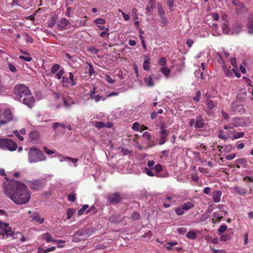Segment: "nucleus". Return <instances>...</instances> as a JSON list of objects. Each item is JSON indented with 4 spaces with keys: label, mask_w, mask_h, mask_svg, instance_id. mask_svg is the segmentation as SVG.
<instances>
[{
    "label": "nucleus",
    "mask_w": 253,
    "mask_h": 253,
    "mask_svg": "<svg viewBox=\"0 0 253 253\" xmlns=\"http://www.w3.org/2000/svg\"><path fill=\"white\" fill-rule=\"evenodd\" d=\"M119 149H121L122 152L123 153L124 155H127L128 154H129L131 153V152L130 151L127 149H126V148H121V147H119Z\"/></svg>",
    "instance_id": "60"
},
{
    "label": "nucleus",
    "mask_w": 253,
    "mask_h": 253,
    "mask_svg": "<svg viewBox=\"0 0 253 253\" xmlns=\"http://www.w3.org/2000/svg\"><path fill=\"white\" fill-rule=\"evenodd\" d=\"M183 210H184L183 209V208L182 207L181 208H178L176 209L175 211L177 215H181L183 214V213H184Z\"/></svg>",
    "instance_id": "63"
},
{
    "label": "nucleus",
    "mask_w": 253,
    "mask_h": 253,
    "mask_svg": "<svg viewBox=\"0 0 253 253\" xmlns=\"http://www.w3.org/2000/svg\"><path fill=\"white\" fill-rule=\"evenodd\" d=\"M150 62L149 61V59L146 56L145 59L143 64V68L144 70L146 71H148L150 70Z\"/></svg>",
    "instance_id": "28"
},
{
    "label": "nucleus",
    "mask_w": 253,
    "mask_h": 253,
    "mask_svg": "<svg viewBox=\"0 0 253 253\" xmlns=\"http://www.w3.org/2000/svg\"><path fill=\"white\" fill-rule=\"evenodd\" d=\"M158 12L160 17L165 16V11L161 3L157 4Z\"/></svg>",
    "instance_id": "30"
},
{
    "label": "nucleus",
    "mask_w": 253,
    "mask_h": 253,
    "mask_svg": "<svg viewBox=\"0 0 253 253\" xmlns=\"http://www.w3.org/2000/svg\"><path fill=\"white\" fill-rule=\"evenodd\" d=\"M64 159L65 161H70L72 163H74V164L76 163L78 161V159L73 158L69 157H65L64 158Z\"/></svg>",
    "instance_id": "52"
},
{
    "label": "nucleus",
    "mask_w": 253,
    "mask_h": 253,
    "mask_svg": "<svg viewBox=\"0 0 253 253\" xmlns=\"http://www.w3.org/2000/svg\"><path fill=\"white\" fill-rule=\"evenodd\" d=\"M23 104L31 108L35 104V98L33 96L31 91L30 93L28 94L26 97H24L21 101Z\"/></svg>",
    "instance_id": "9"
},
{
    "label": "nucleus",
    "mask_w": 253,
    "mask_h": 253,
    "mask_svg": "<svg viewBox=\"0 0 253 253\" xmlns=\"http://www.w3.org/2000/svg\"><path fill=\"white\" fill-rule=\"evenodd\" d=\"M95 126L97 128H103V127H106V126L109 127H111V124L109 123V126H107V124H105L103 122H97L96 123Z\"/></svg>",
    "instance_id": "38"
},
{
    "label": "nucleus",
    "mask_w": 253,
    "mask_h": 253,
    "mask_svg": "<svg viewBox=\"0 0 253 253\" xmlns=\"http://www.w3.org/2000/svg\"><path fill=\"white\" fill-rule=\"evenodd\" d=\"M148 5L150 4V6L147 5L146 8V10L147 12H150L153 10V9L155 7V3L152 2V0H150L148 2Z\"/></svg>",
    "instance_id": "35"
},
{
    "label": "nucleus",
    "mask_w": 253,
    "mask_h": 253,
    "mask_svg": "<svg viewBox=\"0 0 253 253\" xmlns=\"http://www.w3.org/2000/svg\"><path fill=\"white\" fill-rule=\"evenodd\" d=\"M105 79L109 84H113L115 82V80L112 79L111 77L108 75H105Z\"/></svg>",
    "instance_id": "51"
},
{
    "label": "nucleus",
    "mask_w": 253,
    "mask_h": 253,
    "mask_svg": "<svg viewBox=\"0 0 253 253\" xmlns=\"http://www.w3.org/2000/svg\"><path fill=\"white\" fill-rule=\"evenodd\" d=\"M154 169L157 172H161L163 169L162 165L160 164H158L155 165L153 168H152V169Z\"/></svg>",
    "instance_id": "44"
},
{
    "label": "nucleus",
    "mask_w": 253,
    "mask_h": 253,
    "mask_svg": "<svg viewBox=\"0 0 253 253\" xmlns=\"http://www.w3.org/2000/svg\"><path fill=\"white\" fill-rule=\"evenodd\" d=\"M30 188L33 191H40L42 190L45 186L46 181L43 179H35L28 181Z\"/></svg>",
    "instance_id": "5"
},
{
    "label": "nucleus",
    "mask_w": 253,
    "mask_h": 253,
    "mask_svg": "<svg viewBox=\"0 0 253 253\" xmlns=\"http://www.w3.org/2000/svg\"><path fill=\"white\" fill-rule=\"evenodd\" d=\"M69 21L65 18H62L60 20L59 23L57 24V27L60 29H63L68 25Z\"/></svg>",
    "instance_id": "23"
},
{
    "label": "nucleus",
    "mask_w": 253,
    "mask_h": 253,
    "mask_svg": "<svg viewBox=\"0 0 253 253\" xmlns=\"http://www.w3.org/2000/svg\"><path fill=\"white\" fill-rule=\"evenodd\" d=\"M76 210L74 208H69L67 210V218L69 219L75 213Z\"/></svg>",
    "instance_id": "32"
},
{
    "label": "nucleus",
    "mask_w": 253,
    "mask_h": 253,
    "mask_svg": "<svg viewBox=\"0 0 253 253\" xmlns=\"http://www.w3.org/2000/svg\"><path fill=\"white\" fill-rule=\"evenodd\" d=\"M28 160L30 163H34L45 161L46 157L40 148L34 146L30 148Z\"/></svg>",
    "instance_id": "2"
},
{
    "label": "nucleus",
    "mask_w": 253,
    "mask_h": 253,
    "mask_svg": "<svg viewBox=\"0 0 253 253\" xmlns=\"http://www.w3.org/2000/svg\"><path fill=\"white\" fill-rule=\"evenodd\" d=\"M87 64L89 66L88 74L90 76H91L95 73V71L94 70L92 64L90 63H87Z\"/></svg>",
    "instance_id": "42"
},
{
    "label": "nucleus",
    "mask_w": 253,
    "mask_h": 253,
    "mask_svg": "<svg viewBox=\"0 0 253 253\" xmlns=\"http://www.w3.org/2000/svg\"><path fill=\"white\" fill-rule=\"evenodd\" d=\"M204 125V121L201 116L196 118L195 127L196 128H202Z\"/></svg>",
    "instance_id": "20"
},
{
    "label": "nucleus",
    "mask_w": 253,
    "mask_h": 253,
    "mask_svg": "<svg viewBox=\"0 0 253 253\" xmlns=\"http://www.w3.org/2000/svg\"><path fill=\"white\" fill-rule=\"evenodd\" d=\"M29 137L31 141H37L40 138V133L37 130H33L30 132Z\"/></svg>",
    "instance_id": "17"
},
{
    "label": "nucleus",
    "mask_w": 253,
    "mask_h": 253,
    "mask_svg": "<svg viewBox=\"0 0 253 253\" xmlns=\"http://www.w3.org/2000/svg\"><path fill=\"white\" fill-rule=\"evenodd\" d=\"M90 98L91 99L95 100L96 102H98L102 98V96L100 95H94L93 96H90Z\"/></svg>",
    "instance_id": "53"
},
{
    "label": "nucleus",
    "mask_w": 253,
    "mask_h": 253,
    "mask_svg": "<svg viewBox=\"0 0 253 253\" xmlns=\"http://www.w3.org/2000/svg\"><path fill=\"white\" fill-rule=\"evenodd\" d=\"M13 91L16 99L19 101H21L22 99L26 97L28 94L30 93L31 90L28 86L20 84L14 86Z\"/></svg>",
    "instance_id": "3"
},
{
    "label": "nucleus",
    "mask_w": 253,
    "mask_h": 253,
    "mask_svg": "<svg viewBox=\"0 0 253 253\" xmlns=\"http://www.w3.org/2000/svg\"><path fill=\"white\" fill-rule=\"evenodd\" d=\"M160 18H161V22L162 23L161 26L165 27V26H167L169 22V20L167 19V18L165 16V15L164 16H162Z\"/></svg>",
    "instance_id": "40"
},
{
    "label": "nucleus",
    "mask_w": 253,
    "mask_h": 253,
    "mask_svg": "<svg viewBox=\"0 0 253 253\" xmlns=\"http://www.w3.org/2000/svg\"><path fill=\"white\" fill-rule=\"evenodd\" d=\"M131 12H132V17H133L134 19L137 20L138 19V14H137L138 12H137V9L135 8H133L132 9Z\"/></svg>",
    "instance_id": "50"
},
{
    "label": "nucleus",
    "mask_w": 253,
    "mask_h": 253,
    "mask_svg": "<svg viewBox=\"0 0 253 253\" xmlns=\"http://www.w3.org/2000/svg\"><path fill=\"white\" fill-rule=\"evenodd\" d=\"M60 66L58 64H54L51 68V73L52 74H54L57 71H58L57 73H56L55 75L58 79H61L63 75L64 74V70L63 68L60 69Z\"/></svg>",
    "instance_id": "8"
},
{
    "label": "nucleus",
    "mask_w": 253,
    "mask_h": 253,
    "mask_svg": "<svg viewBox=\"0 0 253 253\" xmlns=\"http://www.w3.org/2000/svg\"><path fill=\"white\" fill-rule=\"evenodd\" d=\"M187 231V230L185 227H180L177 229V232L180 234H184Z\"/></svg>",
    "instance_id": "62"
},
{
    "label": "nucleus",
    "mask_w": 253,
    "mask_h": 253,
    "mask_svg": "<svg viewBox=\"0 0 253 253\" xmlns=\"http://www.w3.org/2000/svg\"><path fill=\"white\" fill-rule=\"evenodd\" d=\"M62 79V82L63 86H67L69 84H71V82L70 80L65 77H63L61 78Z\"/></svg>",
    "instance_id": "43"
},
{
    "label": "nucleus",
    "mask_w": 253,
    "mask_h": 253,
    "mask_svg": "<svg viewBox=\"0 0 253 253\" xmlns=\"http://www.w3.org/2000/svg\"><path fill=\"white\" fill-rule=\"evenodd\" d=\"M32 219L40 224H42L43 223L44 218L42 217H41L38 213H37L35 215L32 216Z\"/></svg>",
    "instance_id": "26"
},
{
    "label": "nucleus",
    "mask_w": 253,
    "mask_h": 253,
    "mask_svg": "<svg viewBox=\"0 0 253 253\" xmlns=\"http://www.w3.org/2000/svg\"><path fill=\"white\" fill-rule=\"evenodd\" d=\"M236 156V153H233L232 154H229L225 157V158L227 160H231L235 158Z\"/></svg>",
    "instance_id": "64"
},
{
    "label": "nucleus",
    "mask_w": 253,
    "mask_h": 253,
    "mask_svg": "<svg viewBox=\"0 0 253 253\" xmlns=\"http://www.w3.org/2000/svg\"><path fill=\"white\" fill-rule=\"evenodd\" d=\"M42 238L48 242H55L54 239H52L51 235L49 233H46L42 235Z\"/></svg>",
    "instance_id": "27"
},
{
    "label": "nucleus",
    "mask_w": 253,
    "mask_h": 253,
    "mask_svg": "<svg viewBox=\"0 0 253 253\" xmlns=\"http://www.w3.org/2000/svg\"><path fill=\"white\" fill-rule=\"evenodd\" d=\"M94 232L93 229H81L76 232L74 234V237L84 236L85 237H90Z\"/></svg>",
    "instance_id": "7"
},
{
    "label": "nucleus",
    "mask_w": 253,
    "mask_h": 253,
    "mask_svg": "<svg viewBox=\"0 0 253 253\" xmlns=\"http://www.w3.org/2000/svg\"><path fill=\"white\" fill-rule=\"evenodd\" d=\"M4 234H5L7 236V237H8L9 236L11 237H13L15 234V233L12 231L11 228L10 227L7 228V229H5V230H4Z\"/></svg>",
    "instance_id": "39"
},
{
    "label": "nucleus",
    "mask_w": 253,
    "mask_h": 253,
    "mask_svg": "<svg viewBox=\"0 0 253 253\" xmlns=\"http://www.w3.org/2000/svg\"><path fill=\"white\" fill-rule=\"evenodd\" d=\"M233 234V233H231V234H225L224 235H222L220 237V240L221 241L225 242L228 240H230L232 238V235Z\"/></svg>",
    "instance_id": "31"
},
{
    "label": "nucleus",
    "mask_w": 253,
    "mask_h": 253,
    "mask_svg": "<svg viewBox=\"0 0 253 253\" xmlns=\"http://www.w3.org/2000/svg\"><path fill=\"white\" fill-rule=\"evenodd\" d=\"M144 81L146 83L148 86H153L154 84L152 76H150L148 78H145Z\"/></svg>",
    "instance_id": "36"
},
{
    "label": "nucleus",
    "mask_w": 253,
    "mask_h": 253,
    "mask_svg": "<svg viewBox=\"0 0 253 253\" xmlns=\"http://www.w3.org/2000/svg\"><path fill=\"white\" fill-rule=\"evenodd\" d=\"M93 211V214H95L97 212V210L96 209L95 206H92L90 207L86 211V214L89 213L90 212Z\"/></svg>",
    "instance_id": "47"
},
{
    "label": "nucleus",
    "mask_w": 253,
    "mask_h": 253,
    "mask_svg": "<svg viewBox=\"0 0 253 253\" xmlns=\"http://www.w3.org/2000/svg\"><path fill=\"white\" fill-rule=\"evenodd\" d=\"M109 28H107L103 32H102L100 34V36L101 37V38H103L105 35H107V36H108L110 34L109 32Z\"/></svg>",
    "instance_id": "58"
},
{
    "label": "nucleus",
    "mask_w": 253,
    "mask_h": 253,
    "mask_svg": "<svg viewBox=\"0 0 253 253\" xmlns=\"http://www.w3.org/2000/svg\"><path fill=\"white\" fill-rule=\"evenodd\" d=\"M235 163V167L238 169H239L241 166L244 168H246L248 166L247 162L245 158L238 159Z\"/></svg>",
    "instance_id": "15"
},
{
    "label": "nucleus",
    "mask_w": 253,
    "mask_h": 253,
    "mask_svg": "<svg viewBox=\"0 0 253 253\" xmlns=\"http://www.w3.org/2000/svg\"><path fill=\"white\" fill-rule=\"evenodd\" d=\"M221 28L223 33L227 35H231V30H230L226 22H224L222 24Z\"/></svg>",
    "instance_id": "24"
},
{
    "label": "nucleus",
    "mask_w": 253,
    "mask_h": 253,
    "mask_svg": "<svg viewBox=\"0 0 253 253\" xmlns=\"http://www.w3.org/2000/svg\"><path fill=\"white\" fill-rule=\"evenodd\" d=\"M4 194L17 205L27 204L30 200L31 192L23 183L13 179L3 183Z\"/></svg>",
    "instance_id": "1"
},
{
    "label": "nucleus",
    "mask_w": 253,
    "mask_h": 253,
    "mask_svg": "<svg viewBox=\"0 0 253 253\" xmlns=\"http://www.w3.org/2000/svg\"><path fill=\"white\" fill-rule=\"evenodd\" d=\"M174 0H167V3L169 7V10L170 11L173 10V7L174 6L173 4Z\"/></svg>",
    "instance_id": "48"
},
{
    "label": "nucleus",
    "mask_w": 253,
    "mask_h": 253,
    "mask_svg": "<svg viewBox=\"0 0 253 253\" xmlns=\"http://www.w3.org/2000/svg\"><path fill=\"white\" fill-rule=\"evenodd\" d=\"M232 3L236 6L237 10L243 11L245 8L244 4L238 0H232Z\"/></svg>",
    "instance_id": "19"
},
{
    "label": "nucleus",
    "mask_w": 253,
    "mask_h": 253,
    "mask_svg": "<svg viewBox=\"0 0 253 253\" xmlns=\"http://www.w3.org/2000/svg\"><path fill=\"white\" fill-rule=\"evenodd\" d=\"M248 32L250 34H253V15L249 18L248 24Z\"/></svg>",
    "instance_id": "22"
},
{
    "label": "nucleus",
    "mask_w": 253,
    "mask_h": 253,
    "mask_svg": "<svg viewBox=\"0 0 253 253\" xmlns=\"http://www.w3.org/2000/svg\"><path fill=\"white\" fill-rule=\"evenodd\" d=\"M234 191L235 193L240 195H244L246 194V191L245 189L236 186L234 187Z\"/></svg>",
    "instance_id": "25"
},
{
    "label": "nucleus",
    "mask_w": 253,
    "mask_h": 253,
    "mask_svg": "<svg viewBox=\"0 0 253 253\" xmlns=\"http://www.w3.org/2000/svg\"><path fill=\"white\" fill-rule=\"evenodd\" d=\"M70 81L71 82V85L72 86H74L76 84V83L74 80V76L73 74L71 72L69 73V79Z\"/></svg>",
    "instance_id": "41"
},
{
    "label": "nucleus",
    "mask_w": 253,
    "mask_h": 253,
    "mask_svg": "<svg viewBox=\"0 0 253 253\" xmlns=\"http://www.w3.org/2000/svg\"><path fill=\"white\" fill-rule=\"evenodd\" d=\"M139 217L140 214L137 211L133 212L131 215V218L134 220L138 219Z\"/></svg>",
    "instance_id": "46"
},
{
    "label": "nucleus",
    "mask_w": 253,
    "mask_h": 253,
    "mask_svg": "<svg viewBox=\"0 0 253 253\" xmlns=\"http://www.w3.org/2000/svg\"><path fill=\"white\" fill-rule=\"evenodd\" d=\"M231 109L233 112H239L243 113L245 112V109L243 106L238 104L237 103L233 102L231 106Z\"/></svg>",
    "instance_id": "13"
},
{
    "label": "nucleus",
    "mask_w": 253,
    "mask_h": 253,
    "mask_svg": "<svg viewBox=\"0 0 253 253\" xmlns=\"http://www.w3.org/2000/svg\"><path fill=\"white\" fill-rule=\"evenodd\" d=\"M3 116L4 120H0V122L2 125H5L13 120L12 111L9 108L4 110Z\"/></svg>",
    "instance_id": "11"
},
{
    "label": "nucleus",
    "mask_w": 253,
    "mask_h": 253,
    "mask_svg": "<svg viewBox=\"0 0 253 253\" xmlns=\"http://www.w3.org/2000/svg\"><path fill=\"white\" fill-rule=\"evenodd\" d=\"M207 108L211 110L214 107V103L212 100H208L207 102Z\"/></svg>",
    "instance_id": "55"
},
{
    "label": "nucleus",
    "mask_w": 253,
    "mask_h": 253,
    "mask_svg": "<svg viewBox=\"0 0 253 253\" xmlns=\"http://www.w3.org/2000/svg\"><path fill=\"white\" fill-rule=\"evenodd\" d=\"M232 125L235 127L245 126L247 123L244 122L243 118H235L232 120Z\"/></svg>",
    "instance_id": "12"
},
{
    "label": "nucleus",
    "mask_w": 253,
    "mask_h": 253,
    "mask_svg": "<svg viewBox=\"0 0 253 253\" xmlns=\"http://www.w3.org/2000/svg\"><path fill=\"white\" fill-rule=\"evenodd\" d=\"M162 72L167 78L169 77L170 73V70L167 67H163L161 69Z\"/></svg>",
    "instance_id": "34"
},
{
    "label": "nucleus",
    "mask_w": 253,
    "mask_h": 253,
    "mask_svg": "<svg viewBox=\"0 0 253 253\" xmlns=\"http://www.w3.org/2000/svg\"><path fill=\"white\" fill-rule=\"evenodd\" d=\"M158 63L160 66H165L167 64L166 59L165 57H161L158 61Z\"/></svg>",
    "instance_id": "54"
},
{
    "label": "nucleus",
    "mask_w": 253,
    "mask_h": 253,
    "mask_svg": "<svg viewBox=\"0 0 253 253\" xmlns=\"http://www.w3.org/2000/svg\"><path fill=\"white\" fill-rule=\"evenodd\" d=\"M242 26L239 23H235L232 26V30H231V35L238 34L242 30Z\"/></svg>",
    "instance_id": "16"
},
{
    "label": "nucleus",
    "mask_w": 253,
    "mask_h": 253,
    "mask_svg": "<svg viewBox=\"0 0 253 253\" xmlns=\"http://www.w3.org/2000/svg\"><path fill=\"white\" fill-rule=\"evenodd\" d=\"M0 175H1L2 176H4L5 179H6V181L8 182V183L11 181V180H10V179L8 178V177L6 176L5 170L3 169H0Z\"/></svg>",
    "instance_id": "57"
},
{
    "label": "nucleus",
    "mask_w": 253,
    "mask_h": 253,
    "mask_svg": "<svg viewBox=\"0 0 253 253\" xmlns=\"http://www.w3.org/2000/svg\"><path fill=\"white\" fill-rule=\"evenodd\" d=\"M58 19V17L57 15H55L53 16L47 22V26L49 28L53 27Z\"/></svg>",
    "instance_id": "21"
},
{
    "label": "nucleus",
    "mask_w": 253,
    "mask_h": 253,
    "mask_svg": "<svg viewBox=\"0 0 253 253\" xmlns=\"http://www.w3.org/2000/svg\"><path fill=\"white\" fill-rule=\"evenodd\" d=\"M227 226L225 224L221 225L218 229V232H219V234H221L224 232L227 229Z\"/></svg>",
    "instance_id": "49"
},
{
    "label": "nucleus",
    "mask_w": 253,
    "mask_h": 253,
    "mask_svg": "<svg viewBox=\"0 0 253 253\" xmlns=\"http://www.w3.org/2000/svg\"><path fill=\"white\" fill-rule=\"evenodd\" d=\"M244 135V133L243 132H233V138H232L233 139H238L241 137H243Z\"/></svg>",
    "instance_id": "37"
},
{
    "label": "nucleus",
    "mask_w": 253,
    "mask_h": 253,
    "mask_svg": "<svg viewBox=\"0 0 253 253\" xmlns=\"http://www.w3.org/2000/svg\"><path fill=\"white\" fill-rule=\"evenodd\" d=\"M140 125L138 122H135L133 125L132 128L136 131H138L139 130Z\"/></svg>",
    "instance_id": "59"
},
{
    "label": "nucleus",
    "mask_w": 253,
    "mask_h": 253,
    "mask_svg": "<svg viewBox=\"0 0 253 253\" xmlns=\"http://www.w3.org/2000/svg\"><path fill=\"white\" fill-rule=\"evenodd\" d=\"M186 237L190 239L194 240L196 238L197 234L193 231H190L186 234Z\"/></svg>",
    "instance_id": "33"
},
{
    "label": "nucleus",
    "mask_w": 253,
    "mask_h": 253,
    "mask_svg": "<svg viewBox=\"0 0 253 253\" xmlns=\"http://www.w3.org/2000/svg\"><path fill=\"white\" fill-rule=\"evenodd\" d=\"M194 206V205L192 203L187 202L186 203H184L182 205V207L184 210L187 211L190 209L191 208H193Z\"/></svg>",
    "instance_id": "29"
},
{
    "label": "nucleus",
    "mask_w": 253,
    "mask_h": 253,
    "mask_svg": "<svg viewBox=\"0 0 253 253\" xmlns=\"http://www.w3.org/2000/svg\"><path fill=\"white\" fill-rule=\"evenodd\" d=\"M144 171L149 176H154V175H155L153 172L152 171V170L149 169V168H145L144 169Z\"/></svg>",
    "instance_id": "45"
},
{
    "label": "nucleus",
    "mask_w": 253,
    "mask_h": 253,
    "mask_svg": "<svg viewBox=\"0 0 253 253\" xmlns=\"http://www.w3.org/2000/svg\"><path fill=\"white\" fill-rule=\"evenodd\" d=\"M160 138L159 144L161 145L166 143L167 141V137L168 136L169 131L166 129V126L164 123L160 124Z\"/></svg>",
    "instance_id": "6"
},
{
    "label": "nucleus",
    "mask_w": 253,
    "mask_h": 253,
    "mask_svg": "<svg viewBox=\"0 0 253 253\" xmlns=\"http://www.w3.org/2000/svg\"><path fill=\"white\" fill-rule=\"evenodd\" d=\"M222 195L220 191H214L212 193V200L214 203H218L220 201Z\"/></svg>",
    "instance_id": "18"
},
{
    "label": "nucleus",
    "mask_w": 253,
    "mask_h": 253,
    "mask_svg": "<svg viewBox=\"0 0 253 253\" xmlns=\"http://www.w3.org/2000/svg\"><path fill=\"white\" fill-rule=\"evenodd\" d=\"M0 148L2 149L13 151L17 149V144L9 138H0Z\"/></svg>",
    "instance_id": "4"
},
{
    "label": "nucleus",
    "mask_w": 253,
    "mask_h": 253,
    "mask_svg": "<svg viewBox=\"0 0 253 253\" xmlns=\"http://www.w3.org/2000/svg\"><path fill=\"white\" fill-rule=\"evenodd\" d=\"M67 198L69 201L71 202H74L76 200V194H70L67 196Z\"/></svg>",
    "instance_id": "61"
},
{
    "label": "nucleus",
    "mask_w": 253,
    "mask_h": 253,
    "mask_svg": "<svg viewBox=\"0 0 253 253\" xmlns=\"http://www.w3.org/2000/svg\"><path fill=\"white\" fill-rule=\"evenodd\" d=\"M94 22L97 24H104L105 23V20L103 18H97L94 20Z\"/></svg>",
    "instance_id": "56"
},
{
    "label": "nucleus",
    "mask_w": 253,
    "mask_h": 253,
    "mask_svg": "<svg viewBox=\"0 0 253 253\" xmlns=\"http://www.w3.org/2000/svg\"><path fill=\"white\" fill-rule=\"evenodd\" d=\"M108 201L113 204H117L119 203L122 199L121 195L119 193H115L114 194L108 195L107 196Z\"/></svg>",
    "instance_id": "10"
},
{
    "label": "nucleus",
    "mask_w": 253,
    "mask_h": 253,
    "mask_svg": "<svg viewBox=\"0 0 253 253\" xmlns=\"http://www.w3.org/2000/svg\"><path fill=\"white\" fill-rule=\"evenodd\" d=\"M124 219V217H122L120 214L112 215L109 218V220L114 224H118L122 222Z\"/></svg>",
    "instance_id": "14"
}]
</instances>
